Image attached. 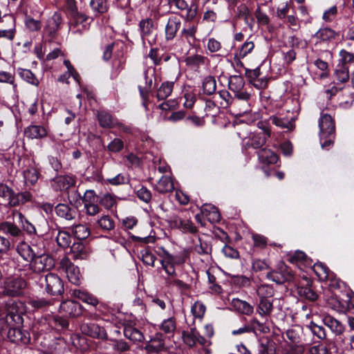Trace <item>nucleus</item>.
<instances>
[{"instance_id": "f257e3e1", "label": "nucleus", "mask_w": 354, "mask_h": 354, "mask_svg": "<svg viewBox=\"0 0 354 354\" xmlns=\"http://www.w3.org/2000/svg\"><path fill=\"white\" fill-rule=\"evenodd\" d=\"M319 140L322 147L327 149L333 145L335 138V124L328 113H322L319 120Z\"/></svg>"}, {"instance_id": "f03ea898", "label": "nucleus", "mask_w": 354, "mask_h": 354, "mask_svg": "<svg viewBox=\"0 0 354 354\" xmlns=\"http://www.w3.org/2000/svg\"><path fill=\"white\" fill-rule=\"evenodd\" d=\"M298 115V111L287 110L286 113H281L271 115L269 121L279 128L286 129L287 131H292L295 129V121Z\"/></svg>"}, {"instance_id": "7ed1b4c3", "label": "nucleus", "mask_w": 354, "mask_h": 354, "mask_svg": "<svg viewBox=\"0 0 354 354\" xmlns=\"http://www.w3.org/2000/svg\"><path fill=\"white\" fill-rule=\"evenodd\" d=\"M24 304L21 302L9 303L4 309V315L10 328L21 326L24 322Z\"/></svg>"}, {"instance_id": "20e7f679", "label": "nucleus", "mask_w": 354, "mask_h": 354, "mask_svg": "<svg viewBox=\"0 0 354 354\" xmlns=\"http://www.w3.org/2000/svg\"><path fill=\"white\" fill-rule=\"evenodd\" d=\"M266 277L277 284H283L292 281L294 279V274L283 261H280L275 269L267 273Z\"/></svg>"}, {"instance_id": "39448f33", "label": "nucleus", "mask_w": 354, "mask_h": 354, "mask_svg": "<svg viewBox=\"0 0 354 354\" xmlns=\"http://www.w3.org/2000/svg\"><path fill=\"white\" fill-rule=\"evenodd\" d=\"M68 24V32L75 38H80L89 29L91 22L93 21V17L84 15L71 18Z\"/></svg>"}, {"instance_id": "423d86ee", "label": "nucleus", "mask_w": 354, "mask_h": 354, "mask_svg": "<svg viewBox=\"0 0 354 354\" xmlns=\"http://www.w3.org/2000/svg\"><path fill=\"white\" fill-rule=\"evenodd\" d=\"M55 266V259L48 254L37 252L30 261L29 268L35 273H41L53 269Z\"/></svg>"}, {"instance_id": "0eeeda50", "label": "nucleus", "mask_w": 354, "mask_h": 354, "mask_svg": "<svg viewBox=\"0 0 354 354\" xmlns=\"http://www.w3.org/2000/svg\"><path fill=\"white\" fill-rule=\"evenodd\" d=\"M59 268L66 273L68 281L74 285H80L82 275L79 268L75 266L70 259L64 256L59 261Z\"/></svg>"}, {"instance_id": "6e6552de", "label": "nucleus", "mask_w": 354, "mask_h": 354, "mask_svg": "<svg viewBox=\"0 0 354 354\" xmlns=\"http://www.w3.org/2000/svg\"><path fill=\"white\" fill-rule=\"evenodd\" d=\"M271 136L270 129H266L265 132L250 133L248 137L243 139V145L245 149H260Z\"/></svg>"}, {"instance_id": "1a4fd4ad", "label": "nucleus", "mask_w": 354, "mask_h": 354, "mask_svg": "<svg viewBox=\"0 0 354 354\" xmlns=\"http://www.w3.org/2000/svg\"><path fill=\"white\" fill-rule=\"evenodd\" d=\"M45 290L52 296L62 295L64 291L63 280L55 273L50 272L45 276Z\"/></svg>"}, {"instance_id": "9d476101", "label": "nucleus", "mask_w": 354, "mask_h": 354, "mask_svg": "<svg viewBox=\"0 0 354 354\" xmlns=\"http://www.w3.org/2000/svg\"><path fill=\"white\" fill-rule=\"evenodd\" d=\"M26 285V281L21 278L8 277L3 282L1 293L4 296H18Z\"/></svg>"}, {"instance_id": "9b49d317", "label": "nucleus", "mask_w": 354, "mask_h": 354, "mask_svg": "<svg viewBox=\"0 0 354 354\" xmlns=\"http://www.w3.org/2000/svg\"><path fill=\"white\" fill-rule=\"evenodd\" d=\"M63 23V17L60 12H55L49 17L44 28V34L50 39H55L61 29Z\"/></svg>"}, {"instance_id": "f8f14e48", "label": "nucleus", "mask_w": 354, "mask_h": 354, "mask_svg": "<svg viewBox=\"0 0 354 354\" xmlns=\"http://www.w3.org/2000/svg\"><path fill=\"white\" fill-rule=\"evenodd\" d=\"M169 223L172 227L180 230L184 233L196 234L198 232L192 221L186 217L173 215L170 217Z\"/></svg>"}, {"instance_id": "ddd939ff", "label": "nucleus", "mask_w": 354, "mask_h": 354, "mask_svg": "<svg viewBox=\"0 0 354 354\" xmlns=\"http://www.w3.org/2000/svg\"><path fill=\"white\" fill-rule=\"evenodd\" d=\"M81 332L89 337L100 339H107L106 330L99 325L92 322H82L80 325Z\"/></svg>"}, {"instance_id": "4468645a", "label": "nucleus", "mask_w": 354, "mask_h": 354, "mask_svg": "<svg viewBox=\"0 0 354 354\" xmlns=\"http://www.w3.org/2000/svg\"><path fill=\"white\" fill-rule=\"evenodd\" d=\"M59 313L65 317H77L82 315V306L74 300H65L59 306Z\"/></svg>"}, {"instance_id": "2eb2a0df", "label": "nucleus", "mask_w": 354, "mask_h": 354, "mask_svg": "<svg viewBox=\"0 0 354 354\" xmlns=\"http://www.w3.org/2000/svg\"><path fill=\"white\" fill-rule=\"evenodd\" d=\"M299 331L294 328L286 330V336L289 341V348L296 353L304 354L306 351V346L301 342Z\"/></svg>"}, {"instance_id": "dca6fc26", "label": "nucleus", "mask_w": 354, "mask_h": 354, "mask_svg": "<svg viewBox=\"0 0 354 354\" xmlns=\"http://www.w3.org/2000/svg\"><path fill=\"white\" fill-rule=\"evenodd\" d=\"M168 4L170 8L174 7L180 11L185 10V20L186 21H192L196 16V6L194 5L189 6L185 0H168Z\"/></svg>"}, {"instance_id": "f3484780", "label": "nucleus", "mask_w": 354, "mask_h": 354, "mask_svg": "<svg viewBox=\"0 0 354 354\" xmlns=\"http://www.w3.org/2000/svg\"><path fill=\"white\" fill-rule=\"evenodd\" d=\"M8 339L17 344H27L30 340L29 333L23 330L21 326H15L10 328L8 331Z\"/></svg>"}, {"instance_id": "a211bd4d", "label": "nucleus", "mask_w": 354, "mask_h": 354, "mask_svg": "<svg viewBox=\"0 0 354 354\" xmlns=\"http://www.w3.org/2000/svg\"><path fill=\"white\" fill-rule=\"evenodd\" d=\"M181 26V20L177 16L169 17L165 27V37L166 41L173 40Z\"/></svg>"}, {"instance_id": "6ab92c4d", "label": "nucleus", "mask_w": 354, "mask_h": 354, "mask_svg": "<svg viewBox=\"0 0 354 354\" xmlns=\"http://www.w3.org/2000/svg\"><path fill=\"white\" fill-rule=\"evenodd\" d=\"M1 23H7L8 28H0V39L12 41L16 32L15 19L11 15H5L2 17Z\"/></svg>"}, {"instance_id": "aec40b11", "label": "nucleus", "mask_w": 354, "mask_h": 354, "mask_svg": "<svg viewBox=\"0 0 354 354\" xmlns=\"http://www.w3.org/2000/svg\"><path fill=\"white\" fill-rule=\"evenodd\" d=\"M245 74L249 79L250 82L257 88L261 89L266 87L268 84V79L265 77H261V73L259 67L255 69L245 68Z\"/></svg>"}, {"instance_id": "412c9836", "label": "nucleus", "mask_w": 354, "mask_h": 354, "mask_svg": "<svg viewBox=\"0 0 354 354\" xmlns=\"http://www.w3.org/2000/svg\"><path fill=\"white\" fill-rule=\"evenodd\" d=\"M164 336L161 333H156L147 341L145 350L149 353H158L165 348Z\"/></svg>"}, {"instance_id": "4be33fe9", "label": "nucleus", "mask_w": 354, "mask_h": 354, "mask_svg": "<svg viewBox=\"0 0 354 354\" xmlns=\"http://www.w3.org/2000/svg\"><path fill=\"white\" fill-rule=\"evenodd\" d=\"M123 326V333L124 337L132 342H142L145 340L143 333L132 324L125 323Z\"/></svg>"}, {"instance_id": "5701e85b", "label": "nucleus", "mask_w": 354, "mask_h": 354, "mask_svg": "<svg viewBox=\"0 0 354 354\" xmlns=\"http://www.w3.org/2000/svg\"><path fill=\"white\" fill-rule=\"evenodd\" d=\"M70 252L73 259L84 260L89 257L90 250L81 241H77L71 245Z\"/></svg>"}, {"instance_id": "b1692460", "label": "nucleus", "mask_w": 354, "mask_h": 354, "mask_svg": "<svg viewBox=\"0 0 354 354\" xmlns=\"http://www.w3.org/2000/svg\"><path fill=\"white\" fill-rule=\"evenodd\" d=\"M55 210L58 217L67 221H73L77 216L76 210L67 204L59 203L55 206Z\"/></svg>"}, {"instance_id": "393cba45", "label": "nucleus", "mask_w": 354, "mask_h": 354, "mask_svg": "<svg viewBox=\"0 0 354 354\" xmlns=\"http://www.w3.org/2000/svg\"><path fill=\"white\" fill-rule=\"evenodd\" d=\"M71 297L78 299L82 302L91 305L94 307H96L99 304L97 298L86 290L74 289L71 290Z\"/></svg>"}, {"instance_id": "a878e982", "label": "nucleus", "mask_w": 354, "mask_h": 354, "mask_svg": "<svg viewBox=\"0 0 354 354\" xmlns=\"http://www.w3.org/2000/svg\"><path fill=\"white\" fill-rule=\"evenodd\" d=\"M24 135L30 140L41 139L47 136V129L41 125H30L24 130Z\"/></svg>"}, {"instance_id": "bb28decb", "label": "nucleus", "mask_w": 354, "mask_h": 354, "mask_svg": "<svg viewBox=\"0 0 354 354\" xmlns=\"http://www.w3.org/2000/svg\"><path fill=\"white\" fill-rule=\"evenodd\" d=\"M53 181L57 189L64 191L75 185L76 177L72 175H62L55 177Z\"/></svg>"}, {"instance_id": "cd10ccee", "label": "nucleus", "mask_w": 354, "mask_h": 354, "mask_svg": "<svg viewBox=\"0 0 354 354\" xmlns=\"http://www.w3.org/2000/svg\"><path fill=\"white\" fill-rule=\"evenodd\" d=\"M273 310V299L270 298L266 299L265 297L259 299L257 306V312L261 317H270Z\"/></svg>"}, {"instance_id": "c85d7f7f", "label": "nucleus", "mask_w": 354, "mask_h": 354, "mask_svg": "<svg viewBox=\"0 0 354 354\" xmlns=\"http://www.w3.org/2000/svg\"><path fill=\"white\" fill-rule=\"evenodd\" d=\"M230 109L231 113L236 117L243 116L251 111L249 102L238 101V100H232Z\"/></svg>"}, {"instance_id": "c756f323", "label": "nucleus", "mask_w": 354, "mask_h": 354, "mask_svg": "<svg viewBox=\"0 0 354 354\" xmlns=\"http://www.w3.org/2000/svg\"><path fill=\"white\" fill-rule=\"evenodd\" d=\"M257 153L259 162L263 165H273L279 160L278 155L270 149L262 148Z\"/></svg>"}, {"instance_id": "7c9ffc66", "label": "nucleus", "mask_w": 354, "mask_h": 354, "mask_svg": "<svg viewBox=\"0 0 354 354\" xmlns=\"http://www.w3.org/2000/svg\"><path fill=\"white\" fill-rule=\"evenodd\" d=\"M174 188V181L169 176H162L154 186V190L160 194L172 192Z\"/></svg>"}, {"instance_id": "2f4dec72", "label": "nucleus", "mask_w": 354, "mask_h": 354, "mask_svg": "<svg viewBox=\"0 0 354 354\" xmlns=\"http://www.w3.org/2000/svg\"><path fill=\"white\" fill-rule=\"evenodd\" d=\"M231 305L237 313L245 315H251L254 312V307L246 301L239 298L232 299Z\"/></svg>"}, {"instance_id": "473e14b6", "label": "nucleus", "mask_w": 354, "mask_h": 354, "mask_svg": "<svg viewBox=\"0 0 354 354\" xmlns=\"http://www.w3.org/2000/svg\"><path fill=\"white\" fill-rule=\"evenodd\" d=\"M203 217L211 223H216L221 221V215L218 209L212 205H204L201 207Z\"/></svg>"}, {"instance_id": "72a5a7b5", "label": "nucleus", "mask_w": 354, "mask_h": 354, "mask_svg": "<svg viewBox=\"0 0 354 354\" xmlns=\"http://www.w3.org/2000/svg\"><path fill=\"white\" fill-rule=\"evenodd\" d=\"M89 6L93 13V19L105 14L109 9L108 0H90Z\"/></svg>"}, {"instance_id": "f704fd0d", "label": "nucleus", "mask_w": 354, "mask_h": 354, "mask_svg": "<svg viewBox=\"0 0 354 354\" xmlns=\"http://www.w3.org/2000/svg\"><path fill=\"white\" fill-rule=\"evenodd\" d=\"M337 34L329 28H320L315 35L317 43L327 42L335 39Z\"/></svg>"}, {"instance_id": "c9c22d12", "label": "nucleus", "mask_w": 354, "mask_h": 354, "mask_svg": "<svg viewBox=\"0 0 354 354\" xmlns=\"http://www.w3.org/2000/svg\"><path fill=\"white\" fill-rule=\"evenodd\" d=\"M175 84L174 81H165L157 89L156 97L158 100H166L171 95Z\"/></svg>"}, {"instance_id": "e433bc0d", "label": "nucleus", "mask_w": 354, "mask_h": 354, "mask_svg": "<svg viewBox=\"0 0 354 354\" xmlns=\"http://www.w3.org/2000/svg\"><path fill=\"white\" fill-rule=\"evenodd\" d=\"M324 324L328 326L333 333L341 335L344 330V325L337 319L330 315H326L323 318Z\"/></svg>"}, {"instance_id": "4c0bfd02", "label": "nucleus", "mask_w": 354, "mask_h": 354, "mask_svg": "<svg viewBox=\"0 0 354 354\" xmlns=\"http://www.w3.org/2000/svg\"><path fill=\"white\" fill-rule=\"evenodd\" d=\"M0 231L16 238L21 237L23 235L22 231L15 224L8 221L0 223Z\"/></svg>"}, {"instance_id": "58836bf2", "label": "nucleus", "mask_w": 354, "mask_h": 354, "mask_svg": "<svg viewBox=\"0 0 354 354\" xmlns=\"http://www.w3.org/2000/svg\"><path fill=\"white\" fill-rule=\"evenodd\" d=\"M97 117L101 127L111 129L115 127V122L109 113L105 111H97Z\"/></svg>"}, {"instance_id": "ea45409f", "label": "nucleus", "mask_w": 354, "mask_h": 354, "mask_svg": "<svg viewBox=\"0 0 354 354\" xmlns=\"http://www.w3.org/2000/svg\"><path fill=\"white\" fill-rule=\"evenodd\" d=\"M258 351L259 354H275V344L273 340L265 337L259 340Z\"/></svg>"}, {"instance_id": "a19ab883", "label": "nucleus", "mask_w": 354, "mask_h": 354, "mask_svg": "<svg viewBox=\"0 0 354 354\" xmlns=\"http://www.w3.org/2000/svg\"><path fill=\"white\" fill-rule=\"evenodd\" d=\"M17 252L26 261H32L36 254L33 248L25 242H21L17 245Z\"/></svg>"}, {"instance_id": "79ce46f5", "label": "nucleus", "mask_w": 354, "mask_h": 354, "mask_svg": "<svg viewBox=\"0 0 354 354\" xmlns=\"http://www.w3.org/2000/svg\"><path fill=\"white\" fill-rule=\"evenodd\" d=\"M32 199V194L28 192H24L15 194L13 191L10 200V207H17L23 205Z\"/></svg>"}, {"instance_id": "37998d69", "label": "nucleus", "mask_w": 354, "mask_h": 354, "mask_svg": "<svg viewBox=\"0 0 354 354\" xmlns=\"http://www.w3.org/2000/svg\"><path fill=\"white\" fill-rule=\"evenodd\" d=\"M109 341L112 349L117 353H122L130 351L131 349V344L123 339L111 338Z\"/></svg>"}, {"instance_id": "c03bdc74", "label": "nucleus", "mask_w": 354, "mask_h": 354, "mask_svg": "<svg viewBox=\"0 0 354 354\" xmlns=\"http://www.w3.org/2000/svg\"><path fill=\"white\" fill-rule=\"evenodd\" d=\"M185 261V260L184 257H179L177 258H174V261H161V264L166 273L169 276L173 277L176 275L174 265L182 264L184 263Z\"/></svg>"}, {"instance_id": "a18cd8bd", "label": "nucleus", "mask_w": 354, "mask_h": 354, "mask_svg": "<svg viewBox=\"0 0 354 354\" xmlns=\"http://www.w3.org/2000/svg\"><path fill=\"white\" fill-rule=\"evenodd\" d=\"M139 30L142 38H146L150 36L154 30V24L151 18L142 19L139 22Z\"/></svg>"}, {"instance_id": "49530a36", "label": "nucleus", "mask_w": 354, "mask_h": 354, "mask_svg": "<svg viewBox=\"0 0 354 354\" xmlns=\"http://www.w3.org/2000/svg\"><path fill=\"white\" fill-rule=\"evenodd\" d=\"M250 328L252 329V332L259 331L261 333L267 334L270 331L268 318H265L264 322H260L257 318H253L250 321Z\"/></svg>"}, {"instance_id": "de8ad7c7", "label": "nucleus", "mask_w": 354, "mask_h": 354, "mask_svg": "<svg viewBox=\"0 0 354 354\" xmlns=\"http://www.w3.org/2000/svg\"><path fill=\"white\" fill-rule=\"evenodd\" d=\"M313 269L315 274L321 281L328 280L333 274L329 268L322 263H315Z\"/></svg>"}, {"instance_id": "09e8293b", "label": "nucleus", "mask_w": 354, "mask_h": 354, "mask_svg": "<svg viewBox=\"0 0 354 354\" xmlns=\"http://www.w3.org/2000/svg\"><path fill=\"white\" fill-rule=\"evenodd\" d=\"M75 195L77 196V198L82 200L84 205L97 203L98 201L96 193L93 189L86 190L82 196L78 191H75Z\"/></svg>"}, {"instance_id": "8fccbe9b", "label": "nucleus", "mask_w": 354, "mask_h": 354, "mask_svg": "<svg viewBox=\"0 0 354 354\" xmlns=\"http://www.w3.org/2000/svg\"><path fill=\"white\" fill-rule=\"evenodd\" d=\"M297 294L300 297L311 301H314L318 298L317 293L310 286H298Z\"/></svg>"}, {"instance_id": "3c124183", "label": "nucleus", "mask_w": 354, "mask_h": 354, "mask_svg": "<svg viewBox=\"0 0 354 354\" xmlns=\"http://www.w3.org/2000/svg\"><path fill=\"white\" fill-rule=\"evenodd\" d=\"M95 225L103 231H111L115 228V222L109 215H103L96 221Z\"/></svg>"}, {"instance_id": "603ef678", "label": "nucleus", "mask_w": 354, "mask_h": 354, "mask_svg": "<svg viewBox=\"0 0 354 354\" xmlns=\"http://www.w3.org/2000/svg\"><path fill=\"white\" fill-rule=\"evenodd\" d=\"M0 83L11 85L14 94H17V84L15 82V73L0 71Z\"/></svg>"}, {"instance_id": "864d4df0", "label": "nucleus", "mask_w": 354, "mask_h": 354, "mask_svg": "<svg viewBox=\"0 0 354 354\" xmlns=\"http://www.w3.org/2000/svg\"><path fill=\"white\" fill-rule=\"evenodd\" d=\"M160 329L165 333L173 335L176 330V319L171 317L164 319L160 325Z\"/></svg>"}, {"instance_id": "5fc2aeb1", "label": "nucleus", "mask_w": 354, "mask_h": 354, "mask_svg": "<svg viewBox=\"0 0 354 354\" xmlns=\"http://www.w3.org/2000/svg\"><path fill=\"white\" fill-rule=\"evenodd\" d=\"M244 79L241 75H232L229 79L228 86L233 93H237L244 88Z\"/></svg>"}, {"instance_id": "6e6d98bb", "label": "nucleus", "mask_w": 354, "mask_h": 354, "mask_svg": "<svg viewBox=\"0 0 354 354\" xmlns=\"http://www.w3.org/2000/svg\"><path fill=\"white\" fill-rule=\"evenodd\" d=\"M99 203L104 209L110 210L116 206L117 197L109 193H106L100 197Z\"/></svg>"}, {"instance_id": "4d7b16f0", "label": "nucleus", "mask_w": 354, "mask_h": 354, "mask_svg": "<svg viewBox=\"0 0 354 354\" xmlns=\"http://www.w3.org/2000/svg\"><path fill=\"white\" fill-rule=\"evenodd\" d=\"M331 344L326 342H319L308 348L309 354H332Z\"/></svg>"}, {"instance_id": "13d9d810", "label": "nucleus", "mask_w": 354, "mask_h": 354, "mask_svg": "<svg viewBox=\"0 0 354 354\" xmlns=\"http://www.w3.org/2000/svg\"><path fill=\"white\" fill-rule=\"evenodd\" d=\"M18 74L21 79L32 85L38 86L39 84V80L30 70L19 68Z\"/></svg>"}, {"instance_id": "bf43d9fd", "label": "nucleus", "mask_w": 354, "mask_h": 354, "mask_svg": "<svg viewBox=\"0 0 354 354\" xmlns=\"http://www.w3.org/2000/svg\"><path fill=\"white\" fill-rule=\"evenodd\" d=\"M336 80L340 83L348 82L350 78L348 68L345 64H339L335 71Z\"/></svg>"}, {"instance_id": "052dcab7", "label": "nucleus", "mask_w": 354, "mask_h": 354, "mask_svg": "<svg viewBox=\"0 0 354 354\" xmlns=\"http://www.w3.org/2000/svg\"><path fill=\"white\" fill-rule=\"evenodd\" d=\"M203 93L206 95H212L216 91V82L213 76L209 75L204 78L202 84Z\"/></svg>"}, {"instance_id": "680f3d73", "label": "nucleus", "mask_w": 354, "mask_h": 354, "mask_svg": "<svg viewBox=\"0 0 354 354\" xmlns=\"http://www.w3.org/2000/svg\"><path fill=\"white\" fill-rule=\"evenodd\" d=\"M71 232L80 240L85 239L90 235L89 228L83 224L74 225L71 228Z\"/></svg>"}, {"instance_id": "e2e57ef3", "label": "nucleus", "mask_w": 354, "mask_h": 354, "mask_svg": "<svg viewBox=\"0 0 354 354\" xmlns=\"http://www.w3.org/2000/svg\"><path fill=\"white\" fill-rule=\"evenodd\" d=\"M197 29L198 27L196 25H189L181 30L180 36L189 43H191V40L194 42L196 39V33L197 32Z\"/></svg>"}, {"instance_id": "0e129e2a", "label": "nucleus", "mask_w": 354, "mask_h": 354, "mask_svg": "<svg viewBox=\"0 0 354 354\" xmlns=\"http://www.w3.org/2000/svg\"><path fill=\"white\" fill-rule=\"evenodd\" d=\"M13 215L18 217L19 222L21 223V227L24 230L26 231L30 234L36 233L35 226L25 218L21 212L16 210L13 212Z\"/></svg>"}, {"instance_id": "69168bd1", "label": "nucleus", "mask_w": 354, "mask_h": 354, "mask_svg": "<svg viewBox=\"0 0 354 354\" xmlns=\"http://www.w3.org/2000/svg\"><path fill=\"white\" fill-rule=\"evenodd\" d=\"M206 57L203 55L194 54L185 59V63L192 68H198L205 64Z\"/></svg>"}, {"instance_id": "338daca9", "label": "nucleus", "mask_w": 354, "mask_h": 354, "mask_svg": "<svg viewBox=\"0 0 354 354\" xmlns=\"http://www.w3.org/2000/svg\"><path fill=\"white\" fill-rule=\"evenodd\" d=\"M13 189L3 183H0V199L2 203L10 206Z\"/></svg>"}, {"instance_id": "774afa93", "label": "nucleus", "mask_w": 354, "mask_h": 354, "mask_svg": "<svg viewBox=\"0 0 354 354\" xmlns=\"http://www.w3.org/2000/svg\"><path fill=\"white\" fill-rule=\"evenodd\" d=\"M254 48V43L252 41L246 40L236 51V57H245L250 54Z\"/></svg>"}]
</instances>
